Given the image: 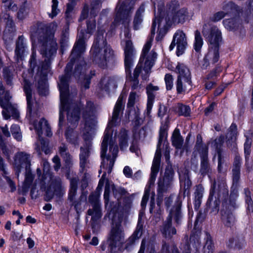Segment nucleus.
<instances>
[{
    "label": "nucleus",
    "mask_w": 253,
    "mask_h": 253,
    "mask_svg": "<svg viewBox=\"0 0 253 253\" xmlns=\"http://www.w3.org/2000/svg\"><path fill=\"white\" fill-rule=\"evenodd\" d=\"M204 27L203 34L204 36L208 39L211 47L219 46L222 41L221 33L216 27H212L209 31Z\"/></svg>",
    "instance_id": "15"
},
{
    "label": "nucleus",
    "mask_w": 253,
    "mask_h": 253,
    "mask_svg": "<svg viewBox=\"0 0 253 253\" xmlns=\"http://www.w3.org/2000/svg\"><path fill=\"white\" fill-rule=\"evenodd\" d=\"M225 27L229 30H232L236 29L237 22L235 19H225L223 21Z\"/></svg>",
    "instance_id": "50"
},
{
    "label": "nucleus",
    "mask_w": 253,
    "mask_h": 253,
    "mask_svg": "<svg viewBox=\"0 0 253 253\" xmlns=\"http://www.w3.org/2000/svg\"><path fill=\"white\" fill-rule=\"evenodd\" d=\"M149 192L150 190L149 189H146L145 190L144 195L142 197L141 206L142 209H145L147 204V202L148 200L149 197Z\"/></svg>",
    "instance_id": "59"
},
{
    "label": "nucleus",
    "mask_w": 253,
    "mask_h": 253,
    "mask_svg": "<svg viewBox=\"0 0 253 253\" xmlns=\"http://www.w3.org/2000/svg\"><path fill=\"white\" fill-rule=\"evenodd\" d=\"M2 114L3 117L6 120L8 119L10 116L15 119L18 118L19 117L18 111L17 108L12 104L6 110H3Z\"/></svg>",
    "instance_id": "39"
},
{
    "label": "nucleus",
    "mask_w": 253,
    "mask_h": 253,
    "mask_svg": "<svg viewBox=\"0 0 253 253\" xmlns=\"http://www.w3.org/2000/svg\"><path fill=\"white\" fill-rule=\"evenodd\" d=\"M241 166V158L240 156H236L234 159L232 169L233 181L234 183H237L240 179Z\"/></svg>",
    "instance_id": "27"
},
{
    "label": "nucleus",
    "mask_w": 253,
    "mask_h": 253,
    "mask_svg": "<svg viewBox=\"0 0 253 253\" xmlns=\"http://www.w3.org/2000/svg\"><path fill=\"white\" fill-rule=\"evenodd\" d=\"M172 246H175L173 244L169 245V244L164 243L162 245L161 253H171L170 249Z\"/></svg>",
    "instance_id": "63"
},
{
    "label": "nucleus",
    "mask_w": 253,
    "mask_h": 253,
    "mask_svg": "<svg viewBox=\"0 0 253 253\" xmlns=\"http://www.w3.org/2000/svg\"><path fill=\"white\" fill-rule=\"evenodd\" d=\"M231 247H234L237 249H240L245 245V240L243 238H239L236 237L229 240Z\"/></svg>",
    "instance_id": "47"
},
{
    "label": "nucleus",
    "mask_w": 253,
    "mask_h": 253,
    "mask_svg": "<svg viewBox=\"0 0 253 253\" xmlns=\"http://www.w3.org/2000/svg\"><path fill=\"white\" fill-rule=\"evenodd\" d=\"M144 12V7L143 6H140L137 10L134 20H133V28L135 30H137L139 29L141 23L143 21L142 14Z\"/></svg>",
    "instance_id": "36"
},
{
    "label": "nucleus",
    "mask_w": 253,
    "mask_h": 253,
    "mask_svg": "<svg viewBox=\"0 0 253 253\" xmlns=\"http://www.w3.org/2000/svg\"><path fill=\"white\" fill-rule=\"evenodd\" d=\"M219 59V46H209V51L204 58L206 62H208L209 64H213L216 63Z\"/></svg>",
    "instance_id": "24"
},
{
    "label": "nucleus",
    "mask_w": 253,
    "mask_h": 253,
    "mask_svg": "<svg viewBox=\"0 0 253 253\" xmlns=\"http://www.w3.org/2000/svg\"><path fill=\"white\" fill-rule=\"evenodd\" d=\"M138 99L139 95L135 92L131 91L128 97L127 106L128 107H133L135 102L138 100Z\"/></svg>",
    "instance_id": "52"
},
{
    "label": "nucleus",
    "mask_w": 253,
    "mask_h": 253,
    "mask_svg": "<svg viewBox=\"0 0 253 253\" xmlns=\"http://www.w3.org/2000/svg\"><path fill=\"white\" fill-rule=\"evenodd\" d=\"M52 10L51 12L49 14V16L52 18L56 16L59 10L57 8L58 2L57 0H52Z\"/></svg>",
    "instance_id": "56"
},
{
    "label": "nucleus",
    "mask_w": 253,
    "mask_h": 253,
    "mask_svg": "<svg viewBox=\"0 0 253 253\" xmlns=\"http://www.w3.org/2000/svg\"><path fill=\"white\" fill-rule=\"evenodd\" d=\"M26 47L24 42L23 37L22 36L19 37L16 42V46L15 50L17 59L21 58L22 57L26 50Z\"/></svg>",
    "instance_id": "31"
},
{
    "label": "nucleus",
    "mask_w": 253,
    "mask_h": 253,
    "mask_svg": "<svg viewBox=\"0 0 253 253\" xmlns=\"http://www.w3.org/2000/svg\"><path fill=\"white\" fill-rule=\"evenodd\" d=\"M251 142L250 141L248 138H247L246 141L244 144V153L245 157L246 162H250V153H251Z\"/></svg>",
    "instance_id": "48"
},
{
    "label": "nucleus",
    "mask_w": 253,
    "mask_h": 253,
    "mask_svg": "<svg viewBox=\"0 0 253 253\" xmlns=\"http://www.w3.org/2000/svg\"><path fill=\"white\" fill-rule=\"evenodd\" d=\"M104 31L99 29L90 52L92 60L99 66L104 68L110 61H114V52L104 39Z\"/></svg>",
    "instance_id": "6"
},
{
    "label": "nucleus",
    "mask_w": 253,
    "mask_h": 253,
    "mask_svg": "<svg viewBox=\"0 0 253 253\" xmlns=\"http://www.w3.org/2000/svg\"><path fill=\"white\" fill-rule=\"evenodd\" d=\"M174 201L172 208L169 211V218L167 223L164 225L162 232L166 237H170L176 234V229L171 226V218H173L177 223L182 216L180 207L181 205V198L178 196H170L165 199V206L167 209L169 208Z\"/></svg>",
    "instance_id": "7"
},
{
    "label": "nucleus",
    "mask_w": 253,
    "mask_h": 253,
    "mask_svg": "<svg viewBox=\"0 0 253 253\" xmlns=\"http://www.w3.org/2000/svg\"><path fill=\"white\" fill-rule=\"evenodd\" d=\"M99 85L100 87L105 91H108L111 87H116V82L114 79L109 77L103 78L101 80Z\"/></svg>",
    "instance_id": "34"
},
{
    "label": "nucleus",
    "mask_w": 253,
    "mask_h": 253,
    "mask_svg": "<svg viewBox=\"0 0 253 253\" xmlns=\"http://www.w3.org/2000/svg\"><path fill=\"white\" fill-rule=\"evenodd\" d=\"M237 135V126L235 124H232L229 127L226 135L227 143L228 146L230 145L233 148H236V144L235 141Z\"/></svg>",
    "instance_id": "25"
},
{
    "label": "nucleus",
    "mask_w": 253,
    "mask_h": 253,
    "mask_svg": "<svg viewBox=\"0 0 253 253\" xmlns=\"http://www.w3.org/2000/svg\"><path fill=\"white\" fill-rule=\"evenodd\" d=\"M173 111L178 116H189L191 110L189 106L182 104H177L172 107Z\"/></svg>",
    "instance_id": "32"
},
{
    "label": "nucleus",
    "mask_w": 253,
    "mask_h": 253,
    "mask_svg": "<svg viewBox=\"0 0 253 253\" xmlns=\"http://www.w3.org/2000/svg\"><path fill=\"white\" fill-rule=\"evenodd\" d=\"M171 139L172 145L176 149L181 148L183 143V139L180 135L179 129H175L174 130Z\"/></svg>",
    "instance_id": "38"
},
{
    "label": "nucleus",
    "mask_w": 253,
    "mask_h": 253,
    "mask_svg": "<svg viewBox=\"0 0 253 253\" xmlns=\"http://www.w3.org/2000/svg\"><path fill=\"white\" fill-rule=\"evenodd\" d=\"M158 86H154L151 84L147 86V94L148 96L146 111L149 115L153 107L154 100L156 96V92L159 90Z\"/></svg>",
    "instance_id": "22"
},
{
    "label": "nucleus",
    "mask_w": 253,
    "mask_h": 253,
    "mask_svg": "<svg viewBox=\"0 0 253 253\" xmlns=\"http://www.w3.org/2000/svg\"><path fill=\"white\" fill-rule=\"evenodd\" d=\"M162 140L161 135L160 136L157 148L155 153V157L153 161L151 168V173L149 179V184L153 185L154 183L157 174L159 170L160 160L161 157V151L160 148L161 143Z\"/></svg>",
    "instance_id": "19"
},
{
    "label": "nucleus",
    "mask_w": 253,
    "mask_h": 253,
    "mask_svg": "<svg viewBox=\"0 0 253 253\" xmlns=\"http://www.w3.org/2000/svg\"><path fill=\"white\" fill-rule=\"evenodd\" d=\"M196 151H197L199 154L203 153L204 152H208V146L203 144L202 137L200 134L197 136L196 143L195 147Z\"/></svg>",
    "instance_id": "41"
},
{
    "label": "nucleus",
    "mask_w": 253,
    "mask_h": 253,
    "mask_svg": "<svg viewBox=\"0 0 253 253\" xmlns=\"http://www.w3.org/2000/svg\"><path fill=\"white\" fill-rule=\"evenodd\" d=\"M33 179L34 177L31 173H28L26 174L25 179L22 186V192L23 193H26L29 191Z\"/></svg>",
    "instance_id": "45"
},
{
    "label": "nucleus",
    "mask_w": 253,
    "mask_h": 253,
    "mask_svg": "<svg viewBox=\"0 0 253 253\" xmlns=\"http://www.w3.org/2000/svg\"><path fill=\"white\" fill-rule=\"evenodd\" d=\"M143 231V224L139 219L135 231L132 236L127 241L126 248L129 250L130 247L134 244L142 236Z\"/></svg>",
    "instance_id": "23"
},
{
    "label": "nucleus",
    "mask_w": 253,
    "mask_h": 253,
    "mask_svg": "<svg viewBox=\"0 0 253 253\" xmlns=\"http://www.w3.org/2000/svg\"><path fill=\"white\" fill-rule=\"evenodd\" d=\"M50 44L51 46L48 49H44L43 47L41 49V53L47 58V60L45 59V63L42 65L41 68L40 69L37 66L36 53L35 51H33L29 60L30 68L28 71V76L25 73L23 74V89L26 96L27 111L30 114L32 112V93L29 78L32 77L35 70L37 71L35 80L38 81L37 87L39 94L43 96H45L48 94L46 77L49 69V60L53 55L55 54L57 50V44L54 42H50Z\"/></svg>",
    "instance_id": "4"
},
{
    "label": "nucleus",
    "mask_w": 253,
    "mask_h": 253,
    "mask_svg": "<svg viewBox=\"0 0 253 253\" xmlns=\"http://www.w3.org/2000/svg\"><path fill=\"white\" fill-rule=\"evenodd\" d=\"M10 98L9 92H6L3 95L0 96V106L3 108V110H6L12 104L9 101Z\"/></svg>",
    "instance_id": "44"
},
{
    "label": "nucleus",
    "mask_w": 253,
    "mask_h": 253,
    "mask_svg": "<svg viewBox=\"0 0 253 253\" xmlns=\"http://www.w3.org/2000/svg\"><path fill=\"white\" fill-rule=\"evenodd\" d=\"M153 34L154 31L152 32V37L150 40L143 46L139 62L133 71V75L131 74V68L133 66L136 58V50L131 41L127 40L126 42V45L124 47L125 71L127 80L132 82L131 84L132 90H138L141 88L138 78L141 69L143 68V71L145 72V75L142 73V78L146 80L148 78V74L157 59V54L154 51L148 53Z\"/></svg>",
    "instance_id": "3"
},
{
    "label": "nucleus",
    "mask_w": 253,
    "mask_h": 253,
    "mask_svg": "<svg viewBox=\"0 0 253 253\" xmlns=\"http://www.w3.org/2000/svg\"><path fill=\"white\" fill-rule=\"evenodd\" d=\"M237 197L236 194H231L228 202L226 201L223 204V209L221 211L222 220L223 224L227 227L233 226L236 222V218L231 211L237 207Z\"/></svg>",
    "instance_id": "12"
},
{
    "label": "nucleus",
    "mask_w": 253,
    "mask_h": 253,
    "mask_svg": "<svg viewBox=\"0 0 253 253\" xmlns=\"http://www.w3.org/2000/svg\"><path fill=\"white\" fill-rule=\"evenodd\" d=\"M66 168H70L73 165L72 157L70 153L62 157Z\"/></svg>",
    "instance_id": "58"
},
{
    "label": "nucleus",
    "mask_w": 253,
    "mask_h": 253,
    "mask_svg": "<svg viewBox=\"0 0 253 253\" xmlns=\"http://www.w3.org/2000/svg\"><path fill=\"white\" fill-rule=\"evenodd\" d=\"M176 45L177 55L179 56L183 54L187 45L185 34L182 31H177L174 35L172 42L169 46L170 50H172Z\"/></svg>",
    "instance_id": "16"
},
{
    "label": "nucleus",
    "mask_w": 253,
    "mask_h": 253,
    "mask_svg": "<svg viewBox=\"0 0 253 253\" xmlns=\"http://www.w3.org/2000/svg\"><path fill=\"white\" fill-rule=\"evenodd\" d=\"M208 152H204L200 154L201 160L200 171L202 174H206L208 173L210 169L208 162Z\"/></svg>",
    "instance_id": "35"
},
{
    "label": "nucleus",
    "mask_w": 253,
    "mask_h": 253,
    "mask_svg": "<svg viewBox=\"0 0 253 253\" xmlns=\"http://www.w3.org/2000/svg\"><path fill=\"white\" fill-rule=\"evenodd\" d=\"M87 37V36H86ZM78 41L76 43L71 55V61L67 64L65 71V74L60 77L58 86L60 90V108L59 112V126L63 125L64 115V112L67 111L68 121L71 124L76 123L79 120V112L80 108L77 107L76 105L72 102L70 95L69 93L68 81L69 73L71 72L74 62V57L79 56L85 51V44L84 32L81 31L78 35Z\"/></svg>",
    "instance_id": "2"
},
{
    "label": "nucleus",
    "mask_w": 253,
    "mask_h": 253,
    "mask_svg": "<svg viewBox=\"0 0 253 253\" xmlns=\"http://www.w3.org/2000/svg\"><path fill=\"white\" fill-rule=\"evenodd\" d=\"M67 141L75 145L78 146L79 144V140L78 134L72 129H68L65 133Z\"/></svg>",
    "instance_id": "37"
},
{
    "label": "nucleus",
    "mask_w": 253,
    "mask_h": 253,
    "mask_svg": "<svg viewBox=\"0 0 253 253\" xmlns=\"http://www.w3.org/2000/svg\"><path fill=\"white\" fill-rule=\"evenodd\" d=\"M250 17H253V0H249L248 8L246 13L244 14Z\"/></svg>",
    "instance_id": "61"
},
{
    "label": "nucleus",
    "mask_w": 253,
    "mask_h": 253,
    "mask_svg": "<svg viewBox=\"0 0 253 253\" xmlns=\"http://www.w3.org/2000/svg\"><path fill=\"white\" fill-rule=\"evenodd\" d=\"M200 233V232L199 231H197L195 234H193L190 237V244L196 248L199 247L200 243L199 237Z\"/></svg>",
    "instance_id": "51"
},
{
    "label": "nucleus",
    "mask_w": 253,
    "mask_h": 253,
    "mask_svg": "<svg viewBox=\"0 0 253 253\" xmlns=\"http://www.w3.org/2000/svg\"><path fill=\"white\" fill-rule=\"evenodd\" d=\"M4 3V6L9 10L16 11L18 9L17 6L11 0H2Z\"/></svg>",
    "instance_id": "55"
},
{
    "label": "nucleus",
    "mask_w": 253,
    "mask_h": 253,
    "mask_svg": "<svg viewBox=\"0 0 253 253\" xmlns=\"http://www.w3.org/2000/svg\"><path fill=\"white\" fill-rule=\"evenodd\" d=\"M30 123L33 124L34 128L36 130L39 137V141L40 142L41 146H40L39 142L35 144V150L39 155H41L42 152L43 151L46 154L49 153V149L45 141L41 138L42 134L44 131L46 136L50 137L52 135V132L50 128L47 124V122L43 118H42L37 124L35 121H32L30 119Z\"/></svg>",
    "instance_id": "9"
},
{
    "label": "nucleus",
    "mask_w": 253,
    "mask_h": 253,
    "mask_svg": "<svg viewBox=\"0 0 253 253\" xmlns=\"http://www.w3.org/2000/svg\"><path fill=\"white\" fill-rule=\"evenodd\" d=\"M106 177V175L105 176ZM105 182V191L104 193V199L105 201V203L107 204L109 200V195L111 192V190H112L113 194L117 196V190L116 189L115 186L113 183L111 181H110L108 179H106V177H105L104 182Z\"/></svg>",
    "instance_id": "30"
},
{
    "label": "nucleus",
    "mask_w": 253,
    "mask_h": 253,
    "mask_svg": "<svg viewBox=\"0 0 253 253\" xmlns=\"http://www.w3.org/2000/svg\"><path fill=\"white\" fill-rule=\"evenodd\" d=\"M43 166L44 174L43 180H44L43 182L44 183H46V181H48V179L51 180L52 178L51 174L48 173L49 169V164L47 162L45 161L43 163Z\"/></svg>",
    "instance_id": "49"
},
{
    "label": "nucleus",
    "mask_w": 253,
    "mask_h": 253,
    "mask_svg": "<svg viewBox=\"0 0 253 253\" xmlns=\"http://www.w3.org/2000/svg\"><path fill=\"white\" fill-rule=\"evenodd\" d=\"M173 78L172 75L167 74L165 77V81L167 90H171L173 87Z\"/></svg>",
    "instance_id": "54"
},
{
    "label": "nucleus",
    "mask_w": 253,
    "mask_h": 253,
    "mask_svg": "<svg viewBox=\"0 0 253 253\" xmlns=\"http://www.w3.org/2000/svg\"><path fill=\"white\" fill-rule=\"evenodd\" d=\"M188 13L185 8H179V4L177 1L171 2L169 7V11L164 18L166 23L170 25L172 23H184L188 18Z\"/></svg>",
    "instance_id": "11"
},
{
    "label": "nucleus",
    "mask_w": 253,
    "mask_h": 253,
    "mask_svg": "<svg viewBox=\"0 0 253 253\" xmlns=\"http://www.w3.org/2000/svg\"><path fill=\"white\" fill-rule=\"evenodd\" d=\"M191 78H177L176 88L178 94H184L192 89Z\"/></svg>",
    "instance_id": "21"
},
{
    "label": "nucleus",
    "mask_w": 253,
    "mask_h": 253,
    "mask_svg": "<svg viewBox=\"0 0 253 253\" xmlns=\"http://www.w3.org/2000/svg\"><path fill=\"white\" fill-rule=\"evenodd\" d=\"M246 203L248 212L252 213L253 212V202L250 196L246 193Z\"/></svg>",
    "instance_id": "57"
},
{
    "label": "nucleus",
    "mask_w": 253,
    "mask_h": 253,
    "mask_svg": "<svg viewBox=\"0 0 253 253\" xmlns=\"http://www.w3.org/2000/svg\"><path fill=\"white\" fill-rule=\"evenodd\" d=\"M119 145L121 150L126 149L128 146L127 134L126 130H123L119 135Z\"/></svg>",
    "instance_id": "42"
},
{
    "label": "nucleus",
    "mask_w": 253,
    "mask_h": 253,
    "mask_svg": "<svg viewBox=\"0 0 253 253\" xmlns=\"http://www.w3.org/2000/svg\"><path fill=\"white\" fill-rule=\"evenodd\" d=\"M31 164L30 155L25 152L16 153L14 157V165L16 169V173L18 176L21 168L28 169Z\"/></svg>",
    "instance_id": "18"
},
{
    "label": "nucleus",
    "mask_w": 253,
    "mask_h": 253,
    "mask_svg": "<svg viewBox=\"0 0 253 253\" xmlns=\"http://www.w3.org/2000/svg\"><path fill=\"white\" fill-rule=\"evenodd\" d=\"M204 192V188L201 185H198L196 186L194 192V208L196 210H198L201 206Z\"/></svg>",
    "instance_id": "28"
},
{
    "label": "nucleus",
    "mask_w": 253,
    "mask_h": 253,
    "mask_svg": "<svg viewBox=\"0 0 253 253\" xmlns=\"http://www.w3.org/2000/svg\"><path fill=\"white\" fill-rule=\"evenodd\" d=\"M203 44V39L201 36L200 33L199 31L197 30L195 33V42L194 47L195 50L197 52H199Z\"/></svg>",
    "instance_id": "46"
},
{
    "label": "nucleus",
    "mask_w": 253,
    "mask_h": 253,
    "mask_svg": "<svg viewBox=\"0 0 253 253\" xmlns=\"http://www.w3.org/2000/svg\"><path fill=\"white\" fill-rule=\"evenodd\" d=\"M132 7L126 6L124 2L119 3L116 7V15L114 24H119V23L124 24L129 21V17L132 13Z\"/></svg>",
    "instance_id": "14"
},
{
    "label": "nucleus",
    "mask_w": 253,
    "mask_h": 253,
    "mask_svg": "<svg viewBox=\"0 0 253 253\" xmlns=\"http://www.w3.org/2000/svg\"><path fill=\"white\" fill-rule=\"evenodd\" d=\"M221 70L218 67L216 68L215 70L212 71L208 75L207 77V78L208 79H213L215 78H216L218 75L219 74V72H220Z\"/></svg>",
    "instance_id": "64"
},
{
    "label": "nucleus",
    "mask_w": 253,
    "mask_h": 253,
    "mask_svg": "<svg viewBox=\"0 0 253 253\" xmlns=\"http://www.w3.org/2000/svg\"><path fill=\"white\" fill-rule=\"evenodd\" d=\"M206 243L203 248L204 253H212L213 251V243L211 239V235L208 233H206Z\"/></svg>",
    "instance_id": "40"
},
{
    "label": "nucleus",
    "mask_w": 253,
    "mask_h": 253,
    "mask_svg": "<svg viewBox=\"0 0 253 253\" xmlns=\"http://www.w3.org/2000/svg\"><path fill=\"white\" fill-rule=\"evenodd\" d=\"M215 183L213 184L210 193V196L209 198V200H212L213 196H214L215 199L216 198L219 199L220 197H221L220 193L222 192L224 195L228 194V190L226 187V184L224 181H223L222 184L218 186L219 191L216 193V191L215 190Z\"/></svg>",
    "instance_id": "26"
},
{
    "label": "nucleus",
    "mask_w": 253,
    "mask_h": 253,
    "mask_svg": "<svg viewBox=\"0 0 253 253\" xmlns=\"http://www.w3.org/2000/svg\"><path fill=\"white\" fill-rule=\"evenodd\" d=\"M125 102V100H117L114 109L112 119L109 122L104 132L101 144V157L102 161L101 170L99 171V172L101 173L102 169H105L106 171H104L102 177L99 181L96 192L91 194L89 197V201L91 204L92 209H89L87 212L88 215L92 216V219L93 220H97L101 216L100 205L99 202L100 192L104 185L106 172L109 174L111 172L118 152L117 145L114 144L110 139L113 132L112 128L113 126L118 125L120 122V116L124 109Z\"/></svg>",
    "instance_id": "1"
},
{
    "label": "nucleus",
    "mask_w": 253,
    "mask_h": 253,
    "mask_svg": "<svg viewBox=\"0 0 253 253\" xmlns=\"http://www.w3.org/2000/svg\"><path fill=\"white\" fill-rule=\"evenodd\" d=\"M78 179L77 178H73L70 180V190L69 193L68 199L72 202V206H73L76 209L77 212H79L80 210V206L81 205L82 196L80 198L75 200V196L77 193V186H78Z\"/></svg>",
    "instance_id": "20"
},
{
    "label": "nucleus",
    "mask_w": 253,
    "mask_h": 253,
    "mask_svg": "<svg viewBox=\"0 0 253 253\" xmlns=\"http://www.w3.org/2000/svg\"><path fill=\"white\" fill-rule=\"evenodd\" d=\"M154 5L155 8V19L152 23L151 34L149 36L145 44L152 37V32L154 31L153 39L151 43V44H152L154 35L155 34V30L157 24L158 25V33L156 38V41L158 42H161L166 33L165 27L166 25L168 24L166 23V21L165 20L164 17L162 16L163 15L162 10L164 7V2L161 0H156L154 3ZM151 46L152 45H151L150 47H151ZM152 51H154L156 53V52L154 50H152ZM151 51H151H148V53H150Z\"/></svg>",
    "instance_id": "8"
},
{
    "label": "nucleus",
    "mask_w": 253,
    "mask_h": 253,
    "mask_svg": "<svg viewBox=\"0 0 253 253\" xmlns=\"http://www.w3.org/2000/svg\"><path fill=\"white\" fill-rule=\"evenodd\" d=\"M223 136H220L218 138H217L214 140L210 142L209 144H211V147L215 149V150H217L223 143Z\"/></svg>",
    "instance_id": "53"
},
{
    "label": "nucleus",
    "mask_w": 253,
    "mask_h": 253,
    "mask_svg": "<svg viewBox=\"0 0 253 253\" xmlns=\"http://www.w3.org/2000/svg\"><path fill=\"white\" fill-rule=\"evenodd\" d=\"M100 9L99 3H98L95 6H92L90 9L89 14L88 15V8L87 6H84L81 16L80 19L84 20L86 18H87V32L88 34L92 33L95 29L96 24L94 17L98 13L99 9Z\"/></svg>",
    "instance_id": "13"
},
{
    "label": "nucleus",
    "mask_w": 253,
    "mask_h": 253,
    "mask_svg": "<svg viewBox=\"0 0 253 253\" xmlns=\"http://www.w3.org/2000/svg\"><path fill=\"white\" fill-rule=\"evenodd\" d=\"M175 72L178 74L177 78H191L189 69L182 63H178L175 68Z\"/></svg>",
    "instance_id": "33"
},
{
    "label": "nucleus",
    "mask_w": 253,
    "mask_h": 253,
    "mask_svg": "<svg viewBox=\"0 0 253 253\" xmlns=\"http://www.w3.org/2000/svg\"><path fill=\"white\" fill-rule=\"evenodd\" d=\"M86 65L85 64H84L83 65H81L80 66H78L75 71V76H78L80 75L81 76H84V70L85 69V66Z\"/></svg>",
    "instance_id": "62"
},
{
    "label": "nucleus",
    "mask_w": 253,
    "mask_h": 253,
    "mask_svg": "<svg viewBox=\"0 0 253 253\" xmlns=\"http://www.w3.org/2000/svg\"><path fill=\"white\" fill-rule=\"evenodd\" d=\"M95 107L91 101H87L83 110L84 122L83 138L85 141L84 147L80 148V165L81 171L84 172L88 165V158L91 148V140L95 134V128L97 123L95 116Z\"/></svg>",
    "instance_id": "5"
},
{
    "label": "nucleus",
    "mask_w": 253,
    "mask_h": 253,
    "mask_svg": "<svg viewBox=\"0 0 253 253\" xmlns=\"http://www.w3.org/2000/svg\"><path fill=\"white\" fill-rule=\"evenodd\" d=\"M174 172L171 169H167L164 176L160 178L158 182L159 196L161 193L166 192L171 188L173 185V177Z\"/></svg>",
    "instance_id": "17"
},
{
    "label": "nucleus",
    "mask_w": 253,
    "mask_h": 253,
    "mask_svg": "<svg viewBox=\"0 0 253 253\" xmlns=\"http://www.w3.org/2000/svg\"><path fill=\"white\" fill-rule=\"evenodd\" d=\"M44 180H41L40 179H37L33 186L32 187L31 191V196L32 199H36L38 196V191L37 190V185H40L41 189H44V185L46 183H44Z\"/></svg>",
    "instance_id": "43"
},
{
    "label": "nucleus",
    "mask_w": 253,
    "mask_h": 253,
    "mask_svg": "<svg viewBox=\"0 0 253 253\" xmlns=\"http://www.w3.org/2000/svg\"><path fill=\"white\" fill-rule=\"evenodd\" d=\"M235 8V5L232 2H229L227 3L224 6V10L226 11V13H225L224 11H219L216 12L215 14H214V15L212 17V20L216 22L220 20H221L222 18H223L225 14L228 13H231L233 12V10Z\"/></svg>",
    "instance_id": "29"
},
{
    "label": "nucleus",
    "mask_w": 253,
    "mask_h": 253,
    "mask_svg": "<svg viewBox=\"0 0 253 253\" xmlns=\"http://www.w3.org/2000/svg\"><path fill=\"white\" fill-rule=\"evenodd\" d=\"M124 241V233L121 223H118L116 224L113 223L112 229L108 235L107 240L105 244L101 245V248L103 251L106 250V246L108 247V250L111 253H113L116 251L117 247H119Z\"/></svg>",
    "instance_id": "10"
},
{
    "label": "nucleus",
    "mask_w": 253,
    "mask_h": 253,
    "mask_svg": "<svg viewBox=\"0 0 253 253\" xmlns=\"http://www.w3.org/2000/svg\"><path fill=\"white\" fill-rule=\"evenodd\" d=\"M58 152L61 157L69 153L68 150V147L64 143H62L58 147Z\"/></svg>",
    "instance_id": "60"
}]
</instances>
